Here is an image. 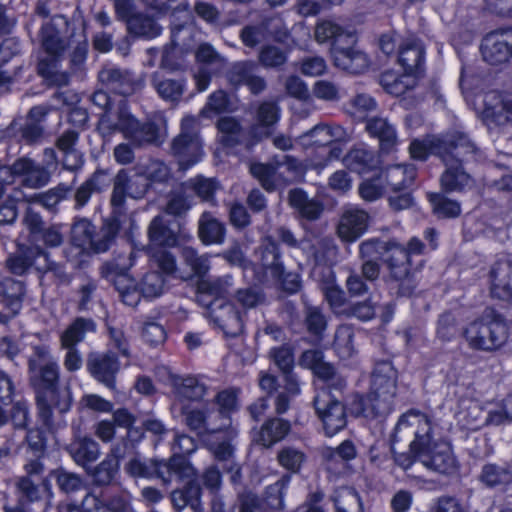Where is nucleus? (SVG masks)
Returning a JSON list of instances; mask_svg holds the SVG:
<instances>
[{"instance_id":"obj_2","label":"nucleus","mask_w":512,"mask_h":512,"mask_svg":"<svg viewBox=\"0 0 512 512\" xmlns=\"http://www.w3.org/2000/svg\"><path fill=\"white\" fill-rule=\"evenodd\" d=\"M45 347H36L35 356L28 360L29 381L35 393L37 416L48 430L54 426L53 410L60 414L68 412L73 403L70 383H61L60 367L47 359Z\"/></svg>"},{"instance_id":"obj_23","label":"nucleus","mask_w":512,"mask_h":512,"mask_svg":"<svg viewBox=\"0 0 512 512\" xmlns=\"http://www.w3.org/2000/svg\"><path fill=\"white\" fill-rule=\"evenodd\" d=\"M196 476L197 472L194 468V474L191 477L176 480L177 482L186 481V483L170 493V501L174 511L182 512L186 507H190L194 512H203L201 502L202 488L196 480Z\"/></svg>"},{"instance_id":"obj_3","label":"nucleus","mask_w":512,"mask_h":512,"mask_svg":"<svg viewBox=\"0 0 512 512\" xmlns=\"http://www.w3.org/2000/svg\"><path fill=\"white\" fill-rule=\"evenodd\" d=\"M396 378V370L390 362L377 363L372 373L370 392L366 396H354L349 408L351 414L379 422L386 419L394 409Z\"/></svg>"},{"instance_id":"obj_34","label":"nucleus","mask_w":512,"mask_h":512,"mask_svg":"<svg viewBox=\"0 0 512 512\" xmlns=\"http://www.w3.org/2000/svg\"><path fill=\"white\" fill-rule=\"evenodd\" d=\"M484 191L489 195H499L510 202L512 200V170L504 165H495L484 176Z\"/></svg>"},{"instance_id":"obj_56","label":"nucleus","mask_w":512,"mask_h":512,"mask_svg":"<svg viewBox=\"0 0 512 512\" xmlns=\"http://www.w3.org/2000/svg\"><path fill=\"white\" fill-rule=\"evenodd\" d=\"M127 30L134 36L152 39L161 34L162 28L152 16L138 12L128 20Z\"/></svg>"},{"instance_id":"obj_6","label":"nucleus","mask_w":512,"mask_h":512,"mask_svg":"<svg viewBox=\"0 0 512 512\" xmlns=\"http://www.w3.org/2000/svg\"><path fill=\"white\" fill-rule=\"evenodd\" d=\"M463 336L471 349L490 352L506 343L508 326L499 314L485 316L470 323L465 328Z\"/></svg>"},{"instance_id":"obj_36","label":"nucleus","mask_w":512,"mask_h":512,"mask_svg":"<svg viewBox=\"0 0 512 512\" xmlns=\"http://www.w3.org/2000/svg\"><path fill=\"white\" fill-rule=\"evenodd\" d=\"M259 260L264 270L269 271L272 278L283 274L284 262L282 251L275 238L267 235L259 246Z\"/></svg>"},{"instance_id":"obj_58","label":"nucleus","mask_w":512,"mask_h":512,"mask_svg":"<svg viewBox=\"0 0 512 512\" xmlns=\"http://www.w3.org/2000/svg\"><path fill=\"white\" fill-rule=\"evenodd\" d=\"M45 430L48 429L42 425V427H33L26 430V435L21 441V446L26 445L27 453H31L32 456H44L47 450V436ZM49 430V432H52Z\"/></svg>"},{"instance_id":"obj_26","label":"nucleus","mask_w":512,"mask_h":512,"mask_svg":"<svg viewBox=\"0 0 512 512\" xmlns=\"http://www.w3.org/2000/svg\"><path fill=\"white\" fill-rule=\"evenodd\" d=\"M129 510V500L119 494L104 500L101 495L87 493L80 506H68V512H128Z\"/></svg>"},{"instance_id":"obj_15","label":"nucleus","mask_w":512,"mask_h":512,"mask_svg":"<svg viewBox=\"0 0 512 512\" xmlns=\"http://www.w3.org/2000/svg\"><path fill=\"white\" fill-rule=\"evenodd\" d=\"M483 59L491 65L508 62L512 57V26L488 33L480 46Z\"/></svg>"},{"instance_id":"obj_53","label":"nucleus","mask_w":512,"mask_h":512,"mask_svg":"<svg viewBox=\"0 0 512 512\" xmlns=\"http://www.w3.org/2000/svg\"><path fill=\"white\" fill-rule=\"evenodd\" d=\"M62 494L70 496L86 488L84 477L78 473L71 472L63 467H58L49 472Z\"/></svg>"},{"instance_id":"obj_59","label":"nucleus","mask_w":512,"mask_h":512,"mask_svg":"<svg viewBox=\"0 0 512 512\" xmlns=\"http://www.w3.org/2000/svg\"><path fill=\"white\" fill-rule=\"evenodd\" d=\"M428 200L432 205L434 214L439 218H456L461 213V205L442 193L428 194Z\"/></svg>"},{"instance_id":"obj_48","label":"nucleus","mask_w":512,"mask_h":512,"mask_svg":"<svg viewBox=\"0 0 512 512\" xmlns=\"http://www.w3.org/2000/svg\"><path fill=\"white\" fill-rule=\"evenodd\" d=\"M126 139L136 148L160 146L163 143L160 128L158 124L152 121L144 123L138 121L136 127L132 129Z\"/></svg>"},{"instance_id":"obj_5","label":"nucleus","mask_w":512,"mask_h":512,"mask_svg":"<svg viewBox=\"0 0 512 512\" xmlns=\"http://www.w3.org/2000/svg\"><path fill=\"white\" fill-rule=\"evenodd\" d=\"M124 470L133 478L159 479L166 487L173 480H183L194 474L191 463L178 456H171L167 460L135 456L125 464Z\"/></svg>"},{"instance_id":"obj_8","label":"nucleus","mask_w":512,"mask_h":512,"mask_svg":"<svg viewBox=\"0 0 512 512\" xmlns=\"http://www.w3.org/2000/svg\"><path fill=\"white\" fill-rule=\"evenodd\" d=\"M22 223L28 231L31 246L45 248H58L64 243L63 226L61 224L47 225L39 212L27 208Z\"/></svg>"},{"instance_id":"obj_47","label":"nucleus","mask_w":512,"mask_h":512,"mask_svg":"<svg viewBox=\"0 0 512 512\" xmlns=\"http://www.w3.org/2000/svg\"><path fill=\"white\" fill-rule=\"evenodd\" d=\"M149 241L159 247H174L178 244V234L170 227L169 221L161 215L155 216L147 230Z\"/></svg>"},{"instance_id":"obj_50","label":"nucleus","mask_w":512,"mask_h":512,"mask_svg":"<svg viewBox=\"0 0 512 512\" xmlns=\"http://www.w3.org/2000/svg\"><path fill=\"white\" fill-rule=\"evenodd\" d=\"M288 201L291 207L296 209L300 215L308 220H317L322 212L323 205L315 199H309L304 190L294 188L289 191Z\"/></svg>"},{"instance_id":"obj_41","label":"nucleus","mask_w":512,"mask_h":512,"mask_svg":"<svg viewBox=\"0 0 512 512\" xmlns=\"http://www.w3.org/2000/svg\"><path fill=\"white\" fill-rule=\"evenodd\" d=\"M109 186V175L105 170L97 169L75 191V209L83 208L90 200L92 194L100 193Z\"/></svg>"},{"instance_id":"obj_24","label":"nucleus","mask_w":512,"mask_h":512,"mask_svg":"<svg viewBox=\"0 0 512 512\" xmlns=\"http://www.w3.org/2000/svg\"><path fill=\"white\" fill-rule=\"evenodd\" d=\"M137 122L138 120L128 110L126 102L121 100L115 119L109 113H102L97 129L104 138L110 137L115 132H121L126 139L130 132H132V129L136 127Z\"/></svg>"},{"instance_id":"obj_19","label":"nucleus","mask_w":512,"mask_h":512,"mask_svg":"<svg viewBox=\"0 0 512 512\" xmlns=\"http://www.w3.org/2000/svg\"><path fill=\"white\" fill-rule=\"evenodd\" d=\"M69 21L63 15H55L45 22L39 31L41 47L49 55L63 56L69 42L65 37Z\"/></svg>"},{"instance_id":"obj_20","label":"nucleus","mask_w":512,"mask_h":512,"mask_svg":"<svg viewBox=\"0 0 512 512\" xmlns=\"http://www.w3.org/2000/svg\"><path fill=\"white\" fill-rule=\"evenodd\" d=\"M101 84L109 91L121 95L130 96L141 88V83L130 70L107 64L98 73Z\"/></svg>"},{"instance_id":"obj_10","label":"nucleus","mask_w":512,"mask_h":512,"mask_svg":"<svg viewBox=\"0 0 512 512\" xmlns=\"http://www.w3.org/2000/svg\"><path fill=\"white\" fill-rule=\"evenodd\" d=\"M288 480L280 479L266 487L262 497L247 491L239 493V512H270L284 507V495Z\"/></svg>"},{"instance_id":"obj_29","label":"nucleus","mask_w":512,"mask_h":512,"mask_svg":"<svg viewBox=\"0 0 512 512\" xmlns=\"http://www.w3.org/2000/svg\"><path fill=\"white\" fill-rule=\"evenodd\" d=\"M121 213L112 210L109 217L105 218L99 229H95L89 250L94 253L107 252L116 242L121 229Z\"/></svg>"},{"instance_id":"obj_45","label":"nucleus","mask_w":512,"mask_h":512,"mask_svg":"<svg viewBox=\"0 0 512 512\" xmlns=\"http://www.w3.org/2000/svg\"><path fill=\"white\" fill-rule=\"evenodd\" d=\"M302 138H309L314 145L325 146L332 142H347L350 134L340 125L318 124L303 134Z\"/></svg>"},{"instance_id":"obj_32","label":"nucleus","mask_w":512,"mask_h":512,"mask_svg":"<svg viewBox=\"0 0 512 512\" xmlns=\"http://www.w3.org/2000/svg\"><path fill=\"white\" fill-rule=\"evenodd\" d=\"M365 130L371 137L378 139L382 152L389 153L398 144L396 127L385 117L366 118Z\"/></svg>"},{"instance_id":"obj_18","label":"nucleus","mask_w":512,"mask_h":512,"mask_svg":"<svg viewBox=\"0 0 512 512\" xmlns=\"http://www.w3.org/2000/svg\"><path fill=\"white\" fill-rule=\"evenodd\" d=\"M52 108L49 105H36L29 109L17 136L21 143L29 146L40 145L46 137V120Z\"/></svg>"},{"instance_id":"obj_40","label":"nucleus","mask_w":512,"mask_h":512,"mask_svg":"<svg viewBox=\"0 0 512 512\" xmlns=\"http://www.w3.org/2000/svg\"><path fill=\"white\" fill-rule=\"evenodd\" d=\"M395 248H398L396 239L369 238L359 244V258L384 263L386 257L395 254Z\"/></svg>"},{"instance_id":"obj_39","label":"nucleus","mask_w":512,"mask_h":512,"mask_svg":"<svg viewBox=\"0 0 512 512\" xmlns=\"http://www.w3.org/2000/svg\"><path fill=\"white\" fill-rule=\"evenodd\" d=\"M205 414V434L215 435L223 433L227 438H237L239 430L237 426L232 424L231 417H227L209 402L205 408Z\"/></svg>"},{"instance_id":"obj_7","label":"nucleus","mask_w":512,"mask_h":512,"mask_svg":"<svg viewBox=\"0 0 512 512\" xmlns=\"http://www.w3.org/2000/svg\"><path fill=\"white\" fill-rule=\"evenodd\" d=\"M169 154L175 159L180 170H187L202 159L203 144L195 117L185 116L181 120L180 132L171 140Z\"/></svg>"},{"instance_id":"obj_11","label":"nucleus","mask_w":512,"mask_h":512,"mask_svg":"<svg viewBox=\"0 0 512 512\" xmlns=\"http://www.w3.org/2000/svg\"><path fill=\"white\" fill-rule=\"evenodd\" d=\"M313 406L327 436L332 437L346 427V409L338 397H331L327 392L316 393Z\"/></svg>"},{"instance_id":"obj_42","label":"nucleus","mask_w":512,"mask_h":512,"mask_svg":"<svg viewBox=\"0 0 512 512\" xmlns=\"http://www.w3.org/2000/svg\"><path fill=\"white\" fill-rule=\"evenodd\" d=\"M378 175L385 187H390L391 192L397 193L412 184L416 171L412 165H395L387 167Z\"/></svg>"},{"instance_id":"obj_44","label":"nucleus","mask_w":512,"mask_h":512,"mask_svg":"<svg viewBox=\"0 0 512 512\" xmlns=\"http://www.w3.org/2000/svg\"><path fill=\"white\" fill-rule=\"evenodd\" d=\"M315 39L319 43L331 41L332 46L336 44L341 45L343 40L347 44H353L355 41L351 32L332 19H321L318 21L315 27Z\"/></svg>"},{"instance_id":"obj_43","label":"nucleus","mask_w":512,"mask_h":512,"mask_svg":"<svg viewBox=\"0 0 512 512\" xmlns=\"http://www.w3.org/2000/svg\"><path fill=\"white\" fill-rule=\"evenodd\" d=\"M198 236L205 245H220L225 241V225L212 213L203 212L198 221Z\"/></svg>"},{"instance_id":"obj_27","label":"nucleus","mask_w":512,"mask_h":512,"mask_svg":"<svg viewBox=\"0 0 512 512\" xmlns=\"http://www.w3.org/2000/svg\"><path fill=\"white\" fill-rule=\"evenodd\" d=\"M50 253L40 246L19 245L17 250L6 260L7 269L14 275L22 276L30 269L39 267L37 260L47 258Z\"/></svg>"},{"instance_id":"obj_31","label":"nucleus","mask_w":512,"mask_h":512,"mask_svg":"<svg viewBox=\"0 0 512 512\" xmlns=\"http://www.w3.org/2000/svg\"><path fill=\"white\" fill-rule=\"evenodd\" d=\"M331 54L336 67L352 74L362 73L369 66L367 55L353 47L336 44L331 46Z\"/></svg>"},{"instance_id":"obj_35","label":"nucleus","mask_w":512,"mask_h":512,"mask_svg":"<svg viewBox=\"0 0 512 512\" xmlns=\"http://www.w3.org/2000/svg\"><path fill=\"white\" fill-rule=\"evenodd\" d=\"M425 50L422 42L414 37L407 38L400 45L398 61L407 74L420 71L424 66Z\"/></svg>"},{"instance_id":"obj_1","label":"nucleus","mask_w":512,"mask_h":512,"mask_svg":"<svg viewBox=\"0 0 512 512\" xmlns=\"http://www.w3.org/2000/svg\"><path fill=\"white\" fill-rule=\"evenodd\" d=\"M435 423L427 414L410 409L402 414L393 430V442H408L420 463L434 472L449 475L456 471L457 461L451 446L434 440Z\"/></svg>"},{"instance_id":"obj_30","label":"nucleus","mask_w":512,"mask_h":512,"mask_svg":"<svg viewBox=\"0 0 512 512\" xmlns=\"http://www.w3.org/2000/svg\"><path fill=\"white\" fill-rule=\"evenodd\" d=\"M290 431V421L279 417H271L258 430L254 431L252 440L257 445L270 448L282 441Z\"/></svg>"},{"instance_id":"obj_25","label":"nucleus","mask_w":512,"mask_h":512,"mask_svg":"<svg viewBox=\"0 0 512 512\" xmlns=\"http://www.w3.org/2000/svg\"><path fill=\"white\" fill-rule=\"evenodd\" d=\"M369 215L366 211L350 207L343 211L337 226V234L344 242H355L368 228Z\"/></svg>"},{"instance_id":"obj_28","label":"nucleus","mask_w":512,"mask_h":512,"mask_svg":"<svg viewBox=\"0 0 512 512\" xmlns=\"http://www.w3.org/2000/svg\"><path fill=\"white\" fill-rule=\"evenodd\" d=\"M14 171L21 177L22 185L32 189L46 186L51 179V171L47 167L27 157L14 161Z\"/></svg>"},{"instance_id":"obj_55","label":"nucleus","mask_w":512,"mask_h":512,"mask_svg":"<svg viewBox=\"0 0 512 512\" xmlns=\"http://www.w3.org/2000/svg\"><path fill=\"white\" fill-rule=\"evenodd\" d=\"M250 173L268 192L275 191L278 186L282 185L277 171V166L274 163V156L267 163L259 162L251 164Z\"/></svg>"},{"instance_id":"obj_63","label":"nucleus","mask_w":512,"mask_h":512,"mask_svg":"<svg viewBox=\"0 0 512 512\" xmlns=\"http://www.w3.org/2000/svg\"><path fill=\"white\" fill-rule=\"evenodd\" d=\"M119 471V463L114 458H106L95 466L90 475L97 486L110 485Z\"/></svg>"},{"instance_id":"obj_13","label":"nucleus","mask_w":512,"mask_h":512,"mask_svg":"<svg viewBox=\"0 0 512 512\" xmlns=\"http://www.w3.org/2000/svg\"><path fill=\"white\" fill-rule=\"evenodd\" d=\"M481 118L488 129L512 125V95L497 91L485 93Z\"/></svg>"},{"instance_id":"obj_46","label":"nucleus","mask_w":512,"mask_h":512,"mask_svg":"<svg viewBox=\"0 0 512 512\" xmlns=\"http://www.w3.org/2000/svg\"><path fill=\"white\" fill-rule=\"evenodd\" d=\"M174 394L179 399L199 401L206 394V386L193 376L170 375Z\"/></svg>"},{"instance_id":"obj_52","label":"nucleus","mask_w":512,"mask_h":512,"mask_svg":"<svg viewBox=\"0 0 512 512\" xmlns=\"http://www.w3.org/2000/svg\"><path fill=\"white\" fill-rule=\"evenodd\" d=\"M274 163L282 185L298 182L304 178L306 168L299 159L291 155H275Z\"/></svg>"},{"instance_id":"obj_12","label":"nucleus","mask_w":512,"mask_h":512,"mask_svg":"<svg viewBox=\"0 0 512 512\" xmlns=\"http://www.w3.org/2000/svg\"><path fill=\"white\" fill-rule=\"evenodd\" d=\"M121 368L117 354L112 350L92 351L86 357V370L98 383L110 390L116 387V377Z\"/></svg>"},{"instance_id":"obj_22","label":"nucleus","mask_w":512,"mask_h":512,"mask_svg":"<svg viewBox=\"0 0 512 512\" xmlns=\"http://www.w3.org/2000/svg\"><path fill=\"white\" fill-rule=\"evenodd\" d=\"M389 274L386 282L397 297H411L418 282L416 274L412 271L411 264H403L398 259H384Z\"/></svg>"},{"instance_id":"obj_57","label":"nucleus","mask_w":512,"mask_h":512,"mask_svg":"<svg viewBox=\"0 0 512 512\" xmlns=\"http://www.w3.org/2000/svg\"><path fill=\"white\" fill-rule=\"evenodd\" d=\"M306 460L305 452L295 446L286 445L277 452L279 465L291 473H298Z\"/></svg>"},{"instance_id":"obj_16","label":"nucleus","mask_w":512,"mask_h":512,"mask_svg":"<svg viewBox=\"0 0 512 512\" xmlns=\"http://www.w3.org/2000/svg\"><path fill=\"white\" fill-rule=\"evenodd\" d=\"M488 285L492 298L512 303V254L498 258L490 266Z\"/></svg>"},{"instance_id":"obj_64","label":"nucleus","mask_w":512,"mask_h":512,"mask_svg":"<svg viewBox=\"0 0 512 512\" xmlns=\"http://www.w3.org/2000/svg\"><path fill=\"white\" fill-rule=\"evenodd\" d=\"M183 187L185 190L193 191L203 201H211L216 190L219 188V184L212 178L197 176L186 181Z\"/></svg>"},{"instance_id":"obj_61","label":"nucleus","mask_w":512,"mask_h":512,"mask_svg":"<svg viewBox=\"0 0 512 512\" xmlns=\"http://www.w3.org/2000/svg\"><path fill=\"white\" fill-rule=\"evenodd\" d=\"M337 512H364L363 502L354 488H344L333 498Z\"/></svg>"},{"instance_id":"obj_17","label":"nucleus","mask_w":512,"mask_h":512,"mask_svg":"<svg viewBox=\"0 0 512 512\" xmlns=\"http://www.w3.org/2000/svg\"><path fill=\"white\" fill-rule=\"evenodd\" d=\"M209 317L229 337H237L243 332L244 322L241 312L231 302L213 299L206 303Z\"/></svg>"},{"instance_id":"obj_54","label":"nucleus","mask_w":512,"mask_h":512,"mask_svg":"<svg viewBox=\"0 0 512 512\" xmlns=\"http://www.w3.org/2000/svg\"><path fill=\"white\" fill-rule=\"evenodd\" d=\"M349 169L359 174L372 170L378 165L375 152L367 147H355L345 157Z\"/></svg>"},{"instance_id":"obj_51","label":"nucleus","mask_w":512,"mask_h":512,"mask_svg":"<svg viewBox=\"0 0 512 512\" xmlns=\"http://www.w3.org/2000/svg\"><path fill=\"white\" fill-rule=\"evenodd\" d=\"M232 286L233 281L230 275L202 279L198 283L199 301L206 306L209 301L205 298L208 296L214 297V299H223L229 294Z\"/></svg>"},{"instance_id":"obj_33","label":"nucleus","mask_w":512,"mask_h":512,"mask_svg":"<svg viewBox=\"0 0 512 512\" xmlns=\"http://www.w3.org/2000/svg\"><path fill=\"white\" fill-rule=\"evenodd\" d=\"M150 83L157 95L171 104L179 103L186 91V80L184 78L168 77L161 72L152 73Z\"/></svg>"},{"instance_id":"obj_60","label":"nucleus","mask_w":512,"mask_h":512,"mask_svg":"<svg viewBox=\"0 0 512 512\" xmlns=\"http://www.w3.org/2000/svg\"><path fill=\"white\" fill-rule=\"evenodd\" d=\"M480 480L488 487L503 486L512 481V472L507 467L489 463L482 467Z\"/></svg>"},{"instance_id":"obj_49","label":"nucleus","mask_w":512,"mask_h":512,"mask_svg":"<svg viewBox=\"0 0 512 512\" xmlns=\"http://www.w3.org/2000/svg\"><path fill=\"white\" fill-rule=\"evenodd\" d=\"M96 328V322L92 318L76 317L61 334V346H76L85 339L88 333H95Z\"/></svg>"},{"instance_id":"obj_62","label":"nucleus","mask_w":512,"mask_h":512,"mask_svg":"<svg viewBox=\"0 0 512 512\" xmlns=\"http://www.w3.org/2000/svg\"><path fill=\"white\" fill-rule=\"evenodd\" d=\"M315 264L326 265L336 260L338 247L332 237H322L312 246Z\"/></svg>"},{"instance_id":"obj_21","label":"nucleus","mask_w":512,"mask_h":512,"mask_svg":"<svg viewBox=\"0 0 512 512\" xmlns=\"http://www.w3.org/2000/svg\"><path fill=\"white\" fill-rule=\"evenodd\" d=\"M460 132L459 130H451L445 133L427 135L422 140L412 141L409 147L411 157L425 161L429 155H432L440 160L452 146Z\"/></svg>"},{"instance_id":"obj_38","label":"nucleus","mask_w":512,"mask_h":512,"mask_svg":"<svg viewBox=\"0 0 512 512\" xmlns=\"http://www.w3.org/2000/svg\"><path fill=\"white\" fill-rule=\"evenodd\" d=\"M73 461L83 468L95 462L100 456L99 444L88 436L75 437L66 447Z\"/></svg>"},{"instance_id":"obj_14","label":"nucleus","mask_w":512,"mask_h":512,"mask_svg":"<svg viewBox=\"0 0 512 512\" xmlns=\"http://www.w3.org/2000/svg\"><path fill=\"white\" fill-rule=\"evenodd\" d=\"M26 293L25 283L0 276V324H7L21 311Z\"/></svg>"},{"instance_id":"obj_9","label":"nucleus","mask_w":512,"mask_h":512,"mask_svg":"<svg viewBox=\"0 0 512 512\" xmlns=\"http://www.w3.org/2000/svg\"><path fill=\"white\" fill-rule=\"evenodd\" d=\"M150 183L146 175L140 173L130 174L121 169L114 178L110 203L113 210L122 214L126 198L142 199L145 197Z\"/></svg>"},{"instance_id":"obj_37","label":"nucleus","mask_w":512,"mask_h":512,"mask_svg":"<svg viewBox=\"0 0 512 512\" xmlns=\"http://www.w3.org/2000/svg\"><path fill=\"white\" fill-rule=\"evenodd\" d=\"M316 376L318 378L317 393L327 392L331 397H338L347 387L346 378L330 363L318 365Z\"/></svg>"},{"instance_id":"obj_4","label":"nucleus","mask_w":512,"mask_h":512,"mask_svg":"<svg viewBox=\"0 0 512 512\" xmlns=\"http://www.w3.org/2000/svg\"><path fill=\"white\" fill-rule=\"evenodd\" d=\"M482 157L481 149L472 138L461 131L452 146L440 159L445 166L440 176V185L445 192H464L471 188L474 179L467 166Z\"/></svg>"}]
</instances>
